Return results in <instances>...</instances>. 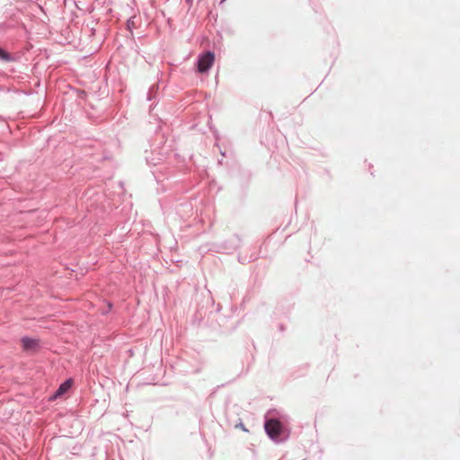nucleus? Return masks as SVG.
I'll return each mask as SVG.
<instances>
[{
	"label": "nucleus",
	"instance_id": "obj_1",
	"mask_svg": "<svg viewBox=\"0 0 460 460\" xmlns=\"http://www.w3.org/2000/svg\"><path fill=\"white\" fill-rule=\"evenodd\" d=\"M265 430L272 439H277L283 432L281 422L276 419H270L265 422Z\"/></svg>",
	"mask_w": 460,
	"mask_h": 460
},
{
	"label": "nucleus",
	"instance_id": "obj_2",
	"mask_svg": "<svg viewBox=\"0 0 460 460\" xmlns=\"http://www.w3.org/2000/svg\"><path fill=\"white\" fill-rule=\"evenodd\" d=\"M214 53L208 51L199 58L197 66L199 73H206L214 64Z\"/></svg>",
	"mask_w": 460,
	"mask_h": 460
},
{
	"label": "nucleus",
	"instance_id": "obj_3",
	"mask_svg": "<svg viewBox=\"0 0 460 460\" xmlns=\"http://www.w3.org/2000/svg\"><path fill=\"white\" fill-rule=\"evenodd\" d=\"M23 350L27 352H35L39 349V341L24 337L21 341Z\"/></svg>",
	"mask_w": 460,
	"mask_h": 460
},
{
	"label": "nucleus",
	"instance_id": "obj_4",
	"mask_svg": "<svg viewBox=\"0 0 460 460\" xmlns=\"http://www.w3.org/2000/svg\"><path fill=\"white\" fill-rule=\"evenodd\" d=\"M71 387V381L67 380L64 382L55 394V397L60 396L65 394Z\"/></svg>",
	"mask_w": 460,
	"mask_h": 460
},
{
	"label": "nucleus",
	"instance_id": "obj_5",
	"mask_svg": "<svg viewBox=\"0 0 460 460\" xmlns=\"http://www.w3.org/2000/svg\"><path fill=\"white\" fill-rule=\"evenodd\" d=\"M0 59L7 60L8 54L2 49H0Z\"/></svg>",
	"mask_w": 460,
	"mask_h": 460
}]
</instances>
